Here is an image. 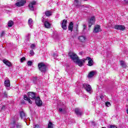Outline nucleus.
Wrapping results in <instances>:
<instances>
[{"label":"nucleus","instance_id":"obj_1","mask_svg":"<svg viewBox=\"0 0 128 128\" xmlns=\"http://www.w3.org/2000/svg\"><path fill=\"white\" fill-rule=\"evenodd\" d=\"M38 69L42 72H46V66L44 62H40L38 64Z\"/></svg>","mask_w":128,"mask_h":128},{"label":"nucleus","instance_id":"obj_33","mask_svg":"<svg viewBox=\"0 0 128 128\" xmlns=\"http://www.w3.org/2000/svg\"><path fill=\"white\" fill-rule=\"evenodd\" d=\"M30 48H32V50H34L36 48V44H32L30 46Z\"/></svg>","mask_w":128,"mask_h":128},{"label":"nucleus","instance_id":"obj_6","mask_svg":"<svg viewBox=\"0 0 128 128\" xmlns=\"http://www.w3.org/2000/svg\"><path fill=\"white\" fill-rule=\"evenodd\" d=\"M34 100H36V104L38 106H40L42 105V102L40 100V97H36Z\"/></svg>","mask_w":128,"mask_h":128},{"label":"nucleus","instance_id":"obj_46","mask_svg":"<svg viewBox=\"0 0 128 128\" xmlns=\"http://www.w3.org/2000/svg\"><path fill=\"white\" fill-rule=\"evenodd\" d=\"M126 4H128V0H124Z\"/></svg>","mask_w":128,"mask_h":128},{"label":"nucleus","instance_id":"obj_11","mask_svg":"<svg viewBox=\"0 0 128 128\" xmlns=\"http://www.w3.org/2000/svg\"><path fill=\"white\" fill-rule=\"evenodd\" d=\"M114 28L116 30H124L126 27L122 25H116L114 26Z\"/></svg>","mask_w":128,"mask_h":128},{"label":"nucleus","instance_id":"obj_43","mask_svg":"<svg viewBox=\"0 0 128 128\" xmlns=\"http://www.w3.org/2000/svg\"><path fill=\"white\" fill-rule=\"evenodd\" d=\"M74 2H76V4H78V0H74Z\"/></svg>","mask_w":128,"mask_h":128},{"label":"nucleus","instance_id":"obj_36","mask_svg":"<svg viewBox=\"0 0 128 128\" xmlns=\"http://www.w3.org/2000/svg\"><path fill=\"white\" fill-rule=\"evenodd\" d=\"M30 54L31 56H34V50H31L30 51Z\"/></svg>","mask_w":128,"mask_h":128},{"label":"nucleus","instance_id":"obj_44","mask_svg":"<svg viewBox=\"0 0 128 128\" xmlns=\"http://www.w3.org/2000/svg\"><path fill=\"white\" fill-rule=\"evenodd\" d=\"M40 126L38 125H35V128H38Z\"/></svg>","mask_w":128,"mask_h":128},{"label":"nucleus","instance_id":"obj_40","mask_svg":"<svg viewBox=\"0 0 128 128\" xmlns=\"http://www.w3.org/2000/svg\"><path fill=\"white\" fill-rule=\"evenodd\" d=\"M109 128H117L116 126H114L112 125H110Z\"/></svg>","mask_w":128,"mask_h":128},{"label":"nucleus","instance_id":"obj_17","mask_svg":"<svg viewBox=\"0 0 128 128\" xmlns=\"http://www.w3.org/2000/svg\"><path fill=\"white\" fill-rule=\"evenodd\" d=\"M68 28V30H70V32H72L74 30V23H72V22H71L69 24Z\"/></svg>","mask_w":128,"mask_h":128},{"label":"nucleus","instance_id":"obj_29","mask_svg":"<svg viewBox=\"0 0 128 128\" xmlns=\"http://www.w3.org/2000/svg\"><path fill=\"white\" fill-rule=\"evenodd\" d=\"M26 40H30V34H28L26 35Z\"/></svg>","mask_w":128,"mask_h":128},{"label":"nucleus","instance_id":"obj_15","mask_svg":"<svg viewBox=\"0 0 128 128\" xmlns=\"http://www.w3.org/2000/svg\"><path fill=\"white\" fill-rule=\"evenodd\" d=\"M78 40L81 42H86V36H80L78 38Z\"/></svg>","mask_w":128,"mask_h":128},{"label":"nucleus","instance_id":"obj_14","mask_svg":"<svg viewBox=\"0 0 128 128\" xmlns=\"http://www.w3.org/2000/svg\"><path fill=\"white\" fill-rule=\"evenodd\" d=\"M85 60H88V66H92L94 65V61L92 60L90 57H87Z\"/></svg>","mask_w":128,"mask_h":128},{"label":"nucleus","instance_id":"obj_12","mask_svg":"<svg viewBox=\"0 0 128 128\" xmlns=\"http://www.w3.org/2000/svg\"><path fill=\"white\" fill-rule=\"evenodd\" d=\"M102 32V29H100V25H97L95 26L94 30V32H95V34H98V32Z\"/></svg>","mask_w":128,"mask_h":128},{"label":"nucleus","instance_id":"obj_3","mask_svg":"<svg viewBox=\"0 0 128 128\" xmlns=\"http://www.w3.org/2000/svg\"><path fill=\"white\" fill-rule=\"evenodd\" d=\"M82 88L88 92H89V94H90V92H92V86L90 85L84 83L82 84Z\"/></svg>","mask_w":128,"mask_h":128},{"label":"nucleus","instance_id":"obj_2","mask_svg":"<svg viewBox=\"0 0 128 128\" xmlns=\"http://www.w3.org/2000/svg\"><path fill=\"white\" fill-rule=\"evenodd\" d=\"M86 60L85 58L80 60L78 58L74 62H75V64H78L79 66H84V64L86 62Z\"/></svg>","mask_w":128,"mask_h":128},{"label":"nucleus","instance_id":"obj_7","mask_svg":"<svg viewBox=\"0 0 128 128\" xmlns=\"http://www.w3.org/2000/svg\"><path fill=\"white\" fill-rule=\"evenodd\" d=\"M26 3V0H21L20 1L16 3V6H18V7L22 6Z\"/></svg>","mask_w":128,"mask_h":128},{"label":"nucleus","instance_id":"obj_41","mask_svg":"<svg viewBox=\"0 0 128 128\" xmlns=\"http://www.w3.org/2000/svg\"><path fill=\"white\" fill-rule=\"evenodd\" d=\"M2 110H6V106H3L2 108Z\"/></svg>","mask_w":128,"mask_h":128},{"label":"nucleus","instance_id":"obj_48","mask_svg":"<svg viewBox=\"0 0 128 128\" xmlns=\"http://www.w3.org/2000/svg\"><path fill=\"white\" fill-rule=\"evenodd\" d=\"M76 27L78 28V24H76Z\"/></svg>","mask_w":128,"mask_h":128},{"label":"nucleus","instance_id":"obj_24","mask_svg":"<svg viewBox=\"0 0 128 128\" xmlns=\"http://www.w3.org/2000/svg\"><path fill=\"white\" fill-rule=\"evenodd\" d=\"M94 74H96V72L94 71L90 72L88 75V78H92L94 76Z\"/></svg>","mask_w":128,"mask_h":128},{"label":"nucleus","instance_id":"obj_34","mask_svg":"<svg viewBox=\"0 0 128 128\" xmlns=\"http://www.w3.org/2000/svg\"><path fill=\"white\" fill-rule=\"evenodd\" d=\"M27 64H28V66H32V62L28 61Z\"/></svg>","mask_w":128,"mask_h":128},{"label":"nucleus","instance_id":"obj_42","mask_svg":"<svg viewBox=\"0 0 128 128\" xmlns=\"http://www.w3.org/2000/svg\"><path fill=\"white\" fill-rule=\"evenodd\" d=\"M86 26L85 24L84 25V30H86Z\"/></svg>","mask_w":128,"mask_h":128},{"label":"nucleus","instance_id":"obj_35","mask_svg":"<svg viewBox=\"0 0 128 128\" xmlns=\"http://www.w3.org/2000/svg\"><path fill=\"white\" fill-rule=\"evenodd\" d=\"M6 36V32H2L1 34L0 35V37L2 38V36Z\"/></svg>","mask_w":128,"mask_h":128},{"label":"nucleus","instance_id":"obj_37","mask_svg":"<svg viewBox=\"0 0 128 128\" xmlns=\"http://www.w3.org/2000/svg\"><path fill=\"white\" fill-rule=\"evenodd\" d=\"M24 60H26V57H22L21 59H20V62H24Z\"/></svg>","mask_w":128,"mask_h":128},{"label":"nucleus","instance_id":"obj_30","mask_svg":"<svg viewBox=\"0 0 128 128\" xmlns=\"http://www.w3.org/2000/svg\"><path fill=\"white\" fill-rule=\"evenodd\" d=\"M38 80V77H34L33 78V79H32L33 82H34V84H36Z\"/></svg>","mask_w":128,"mask_h":128},{"label":"nucleus","instance_id":"obj_8","mask_svg":"<svg viewBox=\"0 0 128 128\" xmlns=\"http://www.w3.org/2000/svg\"><path fill=\"white\" fill-rule=\"evenodd\" d=\"M36 1L30 2L29 4V8L30 10H34V6H36Z\"/></svg>","mask_w":128,"mask_h":128},{"label":"nucleus","instance_id":"obj_22","mask_svg":"<svg viewBox=\"0 0 128 128\" xmlns=\"http://www.w3.org/2000/svg\"><path fill=\"white\" fill-rule=\"evenodd\" d=\"M24 100H28L30 104H32V102L30 100V99L26 95H24Z\"/></svg>","mask_w":128,"mask_h":128},{"label":"nucleus","instance_id":"obj_9","mask_svg":"<svg viewBox=\"0 0 128 128\" xmlns=\"http://www.w3.org/2000/svg\"><path fill=\"white\" fill-rule=\"evenodd\" d=\"M4 86H6V88L8 90H10V80H6L4 81Z\"/></svg>","mask_w":128,"mask_h":128},{"label":"nucleus","instance_id":"obj_28","mask_svg":"<svg viewBox=\"0 0 128 128\" xmlns=\"http://www.w3.org/2000/svg\"><path fill=\"white\" fill-rule=\"evenodd\" d=\"M120 66H122V68H126V63H124V61H120Z\"/></svg>","mask_w":128,"mask_h":128},{"label":"nucleus","instance_id":"obj_21","mask_svg":"<svg viewBox=\"0 0 128 128\" xmlns=\"http://www.w3.org/2000/svg\"><path fill=\"white\" fill-rule=\"evenodd\" d=\"M3 62L6 64V66H12V63L9 62L8 61H7L6 60H3Z\"/></svg>","mask_w":128,"mask_h":128},{"label":"nucleus","instance_id":"obj_27","mask_svg":"<svg viewBox=\"0 0 128 128\" xmlns=\"http://www.w3.org/2000/svg\"><path fill=\"white\" fill-rule=\"evenodd\" d=\"M48 128H54V124L51 122H49Z\"/></svg>","mask_w":128,"mask_h":128},{"label":"nucleus","instance_id":"obj_49","mask_svg":"<svg viewBox=\"0 0 128 128\" xmlns=\"http://www.w3.org/2000/svg\"><path fill=\"white\" fill-rule=\"evenodd\" d=\"M42 22H44V19H42Z\"/></svg>","mask_w":128,"mask_h":128},{"label":"nucleus","instance_id":"obj_31","mask_svg":"<svg viewBox=\"0 0 128 128\" xmlns=\"http://www.w3.org/2000/svg\"><path fill=\"white\" fill-rule=\"evenodd\" d=\"M59 112H62V114H64L66 112V110L60 108Z\"/></svg>","mask_w":128,"mask_h":128},{"label":"nucleus","instance_id":"obj_51","mask_svg":"<svg viewBox=\"0 0 128 128\" xmlns=\"http://www.w3.org/2000/svg\"><path fill=\"white\" fill-rule=\"evenodd\" d=\"M43 18V20H44V18Z\"/></svg>","mask_w":128,"mask_h":128},{"label":"nucleus","instance_id":"obj_50","mask_svg":"<svg viewBox=\"0 0 128 128\" xmlns=\"http://www.w3.org/2000/svg\"><path fill=\"white\" fill-rule=\"evenodd\" d=\"M85 0L86 2V0Z\"/></svg>","mask_w":128,"mask_h":128},{"label":"nucleus","instance_id":"obj_39","mask_svg":"<svg viewBox=\"0 0 128 128\" xmlns=\"http://www.w3.org/2000/svg\"><path fill=\"white\" fill-rule=\"evenodd\" d=\"M4 98H8V94L6 93V92H4Z\"/></svg>","mask_w":128,"mask_h":128},{"label":"nucleus","instance_id":"obj_25","mask_svg":"<svg viewBox=\"0 0 128 128\" xmlns=\"http://www.w3.org/2000/svg\"><path fill=\"white\" fill-rule=\"evenodd\" d=\"M14 26V22L12 20H10L8 22V26L9 28H12Z\"/></svg>","mask_w":128,"mask_h":128},{"label":"nucleus","instance_id":"obj_26","mask_svg":"<svg viewBox=\"0 0 128 128\" xmlns=\"http://www.w3.org/2000/svg\"><path fill=\"white\" fill-rule=\"evenodd\" d=\"M45 14L46 16H52V12L50 11H46Z\"/></svg>","mask_w":128,"mask_h":128},{"label":"nucleus","instance_id":"obj_18","mask_svg":"<svg viewBox=\"0 0 128 128\" xmlns=\"http://www.w3.org/2000/svg\"><path fill=\"white\" fill-rule=\"evenodd\" d=\"M20 116L22 119L26 120V113L24 112V111H20Z\"/></svg>","mask_w":128,"mask_h":128},{"label":"nucleus","instance_id":"obj_16","mask_svg":"<svg viewBox=\"0 0 128 128\" xmlns=\"http://www.w3.org/2000/svg\"><path fill=\"white\" fill-rule=\"evenodd\" d=\"M75 113L78 116H82V112L78 108H75Z\"/></svg>","mask_w":128,"mask_h":128},{"label":"nucleus","instance_id":"obj_32","mask_svg":"<svg viewBox=\"0 0 128 128\" xmlns=\"http://www.w3.org/2000/svg\"><path fill=\"white\" fill-rule=\"evenodd\" d=\"M22 127V124H16V128H21Z\"/></svg>","mask_w":128,"mask_h":128},{"label":"nucleus","instance_id":"obj_47","mask_svg":"<svg viewBox=\"0 0 128 128\" xmlns=\"http://www.w3.org/2000/svg\"><path fill=\"white\" fill-rule=\"evenodd\" d=\"M126 112H127V114H128V109L126 110Z\"/></svg>","mask_w":128,"mask_h":128},{"label":"nucleus","instance_id":"obj_45","mask_svg":"<svg viewBox=\"0 0 128 128\" xmlns=\"http://www.w3.org/2000/svg\"><path fill=\"white\" fill-rule=\"evenodd\" d=\"M53 56H54V58H56V54H54L53 55Z\"/></svg>","mask_w":128,"mask_h":128},{"label":"nucleus","instance_id":"obj_20","mask_svg":"<svg viewBox=\"0 0 128 128\" xmlns=\"http://www.w3.org/2000/svg\"><path fill=\"white\" fill-rule=\"evenodd\" d=\"M44 26L46 28H50V24L48 22H45Z\"/></svg>","mask_w":128,"mask_h":128},{"label":"nucleus","instance_id":"obj_19","mask_svg":"<svg viewBox=\"0 0 128 128\" xmlns=\"http://www.w3.org/2000/svg\"><path fill=\"white\" fill-rule=\"evenodd\" d=\"M28 24L30 28H32V25L34 24V22H32V19L30 18L28 20Z\"/></svg>","mask_w":128,"mask_h":128},{"label":"nucleus","instance_id":"obj_5","mask_svg":"<svg viewBox=\"0 0 128 128\" xmlns=\"http://www.w3.org/2000/svg\"><path fill=\"white\" fill-rule=\"evenodd\" d=\"M96 20V17L94 16H92L90 18L89 20L88 24V28H91L92 26L94 24V20Z\"/></svg>","mask_w":128,"mask_h":128},{"label":"nucleus","instance_id":"obj_38","mask_svg":"<svg viewBox=\"0 0 128 128\" xmlns=\"http://www.w3.org/2000/svg\"><path fill=\"white\" fill-rule=\"evenodd\" d=\"M106 106H110V102H106Z\"/></svg>","mask_w":128,"mask_h":128},{"label":"nucleus","instance_id":"obj_4","mask_svg":"<svg viewBox=\"0 0 128 128\" xmlns=\"http://www.w3.org/2000/svg\"><path fill=\"white\" fill-rule=\"evenodd\" d=\"M68 56H70V58H72V60H74V62L76 60V59L78 58V56H77L76 54H74V52H70L68 53Z\"/></svg>","mask_w":128,"mask_h":128},{"label":"nucleus","instance_id":"obj_23","mask_svg":"<svg viewBox=\"0 0 128 128\" xmlns=\"http://www.w3.org/2000/svg\"><path fill=\"white\" fill-rule=\"evenodd\" d=\"M10 128H16V121L15 120H13L12 122H11L10 124Z\"/></svg>","mask_w":128,"mask_h":128},{"label":"nucleus","instance_id":"obj_13","mask_svg":"<svg viewBox=\"0 0 128 128\" xmlns=\"http://www.w3.org/2000/svg\"><path fill=\"white\" fill-rule=\"evenodd\" d=\"M66 24H68V20L66 19H64L62 24V28L64 30H66Z\"/></svg>","mask_w":128,"mask_h":128},{"label":"nucleus","instance_id":"obj_10","mask_svg":"<svg viewBox=\"0 0 128 128\" xmlns=\"http://www.w3.org/2000/svg\"><path fill=\"white\" fill-rule=\"evenodd\" d=\"M28 96L31 100H36V93L34 92H28Z\"/></svg>","mask_w":128,"mask_h":128}]
</instances>
